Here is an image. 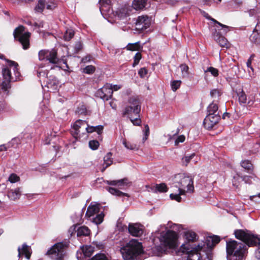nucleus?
Here are the masks:
<instances>
[{
  "mask_svg": "<svg viewBox=\"0 0 260 260\" xmlns=\"http://www.w3.org/2000/svg\"><path fill=\"white\" fill-rule=\"evenodd\" d=\"M220 241L219 237L217 236H210L206 238L205 245L200 246L198 245L196 247H192L189 243L182 244L177 251V254L182 253L188 254L186 260H205L207 258L211 259V249Z\"/></svg>",
  "mask_w": 260,
  "mask_h": 260,
  "instance_id": "nucleus-1",
  "label": "nucleus"
},
{
  "mask_svg": "<svg viewBox=\"0 0 260 260\" xmlns=\"http://www.w3.org/2000/svg\"><path fill=\"white\" fill-rule=\"evenodd\" d=\"M242 241L244 243L238 242L235 240H230L226 242L227 258L229 260H244L245 259L247 246L246 242L242 239L237 238Z\"/></svg>",
  "mask_w": 260,
  "mask_h": 260,
  "instance_id": "nucleus-2",
  "label": "nucleus"
},
{
  "mask_svg": "<svg viewBox=\"0 0 260 260\" xmlns=\"http://www.w3.org/2000/svg\"><path fill=\"white\" fill-rule=\"evenodd\" d=\"M8 67L3 69L4 80L2 82V88L7 90L9 83L19 79L20 74L18 71V64L17 62L8 60Z\"/></svg>",
  "mask_w": 260,
  "mask_h": 260,
  "instance_id": "nucleus-3",
  "label": "nucleus"
},
{
  "mask_svg": "<svg viewBox=\"0 0 260 260\" xmlns=\"http://www.w3.org/2000/svg\"><path fill=\"white\" fill-rule=\"evenodd\" d=\"M143 252L142 246L137 240L132 239L120 248L124 260H133Z\"/></svg>",
  "mask_w": 260,
  "mask_h": 260,
  "instance_id": "nucleus-4",
  "label": "nucleus"
},
{
  "mask_svg": "<svg viewBox=\"0 0 260 260\" xmlns=\"http://www.w3.org/2000/svg\"><path fill=\"white\" fill-rule=\"evenodd\" d=\"M159 240L164 249L162 251L167 252L168 249H176L178 246L177 234L176 232L168 230L166 233L160 234Z\"/></svg>",
  "mask_w": 260,
  "mask_h": 260,
  "instance_id": "nucleus-5",
  "label": "nucleus"
},
{
  "mask_svg": "<svg viewBox=\"0 0 260 260\" xmlns=\"http://www.w3.org/2000/svg\"><path fill=\"white\" fill-rule=\"evenodd\" d=\"M141 109L140 100L135 97H131L128 99V105L122 110V115L123 117L132 118L139 117Z\"/></svg>",
  "mask_w": 260,
  "mask_h": 260,
  "instance_id": "nucleus-6",
  "label": "nucleus"
},
{
  "mask_svg": "<svg viewBox=\"0 0 260 260\" xmlns=\"http://www.w3.org/2000/svg\"><path fill=\"white\" fill-rule=\"evenodd\" d=\"M177 178L178 180L175 183V186L178 188L180 194H185V188L187 189V191H193V179L191 176L184 174H179Z\"/></svg>",
  "mask_w": 260,
  "mask_h": 260,
  "instance_id": "nucleus-7",
  "label": "nucleus"
},
{
  "mask_svg": "<svg viewBox=\"0 0 260 260\" xmlns=\"http://www.w3.org/2000/svg\"><path fill=\"white\" fill-rule=\"evenodd\" d=\"M68 245L66 242L57 243L48 250L46 255L52 260H62Z\"/></svg>",
  "mask_w": 260,
  "mask_h": 260,
  "instance_id": "nucleus-8",
  "label": "nucleus"
},
{
  "mask_svg": "<svg viewBox=\"0 0 260 260\" xmlns=\"http://www.w3.org/2000/svg\"><path fill=\"white\" fill-rule=\"evenodd\" d=\"M13 36L14 39L21 44L24 49H27L29 47L30 33L25 31V27L23 25H19L14 29Z\"/></svg>",
  "mask_w": 260,
  "mask_h": 260,
  "instance_id": "nucleus-9",
  "label": "nucleus"
},
{
  "mask_svg": "<svg viewBox=\"0 0 260 260\" xmlns=\"http://www.w3.org/2000/svg\"><path fill=\"white\" fill-rule=\"evenodd\" d=\"M100 212V209L99 204L93 205L91 204L87 208L85 216L90 217L97 214L96 216L93 218V222L96 224H99L103 222L105 216L103 212H101L99 213Z\"/></svg>",
  "mask_w": 260,
  "mask_h": 260,
  "instance_id": "nucleus-10",
  "label": "nucleus"
},
{
  "mask_svg": "<svg viewBox=\"0 0 260 260\" xmlns=\"http://www.w3.org/2000/svg\"><path fill=\"white\" fill-rule=\"evenodd\" d=\"M87 125V123L85 120H77L73 125V130L72 131L73 137L77 139L85 135V126Z\"/></svg>",
  "mask_w": 260,
  "mask_h": 260,
  "instance_id": "nucleus-11",
  "label": "nucleus"
},
{
  "mask_svg": "<svg viewBox=\"0 0 260 260\" xmlns=\"http://www.w3.org/2000/svg\"><path fill=\"white\" fill-rule=\"evenodd\" d=\"M151 24V19L147 15L138 17L136 22V28L138 30L143 31L148 28Z\"/></svg>",
  "mask_w": 260,
  "mask_h": 260,
  "instance_id": "nucleus-12",
  "label": "nucleus"
},
{
  "mask_svg": "<svg viewBox=\"0 0 260 260\" xmlns=\"http://www.w3.org/2000/svg\"><path fill=\"white\" fill-rule=\"evenodd\" d=\"M96 94L104 101H108L112 96L113 91L112 84H106L100 89L98 90Z\"/></svg>",
  "mask_w": 260,
  "mask_h": 260,
  "instance_id": "nucleus-13",
  "label": "nucleus"
},
{
  "mask_svg": "<svg viewBox=\"0 0 260 260\" xmlns=\"http://www.w3.org/2000/svg\"><path fill=\"white\" fill-rule=\"evenodd\" d=\"M219 114H208L204 119L203 124L208 129H212L219 121Z\"/></svg>",
  "mask_w": 260,
  "mask_h": 260,
  "instance_id": "nucleus-14",
  "label": "nucleus"
},
{
  "mask_svg": "<svg viewBox=\"0 0 260 260\" xmlns=\"http://www.w3.org/2000/svg\"><path fill=\"white\" fill-rule=\"evenodd\" d=\"M38 76L39 77L41 76L46 77L47 78V80L46 81L47 88L53 91L57 90L59 82L56 78L50 76V78L48 79V74L41 71H38Z\"/></svg>",
  "mask_w": 260,
  "mask_h": 260,
  "instance_id": "nucleus-15",
  "label": "nucleus"
},
{
  "mask_svg": "<svg viewBox=\"0 0 260 260\" xmlns=\"http://www.w3.org/2000/svg\"><path fill=\"white\" fill-rule=\"evenodd\" d=\"M69 232L72 235L74 232H77V236L78 237L87 236L90 234L89 229L85 226H78V225H74L71 226Z\"/></svg>",
  "mask_w": 260,
  "mask_h": 260,
  "instance_id": "nucleus-16",
  "label": "nucleus"
},
{
  "mask_svg": "<svg viewBox=\"0 0 260 260\" xmlns=\"http://www.w3.org/2000/svg\"><path fill=\"white\" fill-rule=\"evenodd\" d=\"M128 229L133 236L140 237L143 234L142 226L138 223H129Z\"/></svg>",
  "mask_w": 260,
  "mask_h": 260,
  "instance_id": "nucleus-17",
  "label": "nucleus"
},
{
  "mask_svg": "<svg viewBox=\"0 0 260 260\" xmlns=\"http://www.w3.org/2000/svg\"><path fill=\"white\" fill-rule=\"evenodd\" d=\"M214 39L221 47L229 48L230 44L227 39L216 30L213 35Z\"/></svg>",
  "mask_w": 260,
  "mask_h": 260,
  "instance_id": "nucleus-18",
  "label": "nucleus"
},
{
  "mask_svg": "<svg viewBox=\"0 0 260 260\" xmlns=\"http://www.w3.org/2000/svg\"><path fill=\"white\" fill-rule=\"evenodd\" d=\"M131 11L132 8L131 7L124 6L121 7L116 11V14L119 18L123 19V18L129 16Z\"/></svg>",
  "mask_w": 260,
  "mask_h": 260,
  "instance_id": "nucleus-19",
  "label": "nucleus"
},
{
  "mask_svg": "<svg viewBox=\"0 0 260 260\" xmlns=\"http://www.w3.org/2000/svg\"><path fill=\"white\" fill-rule=\"evenodd\" d=\"M47 60L52 64H57L59 62V58L57 57V51L55 49L48 50L47 56Z\"/></svg>",
  "mask_w": 260,
  "mask_h": 260,
  "instance_id": "nucleus-20",
  "label": "nucleus"
},
{
  "mask_svg": "<svg viewBox=\"0 0 260 260\" xmlns=\"http://www.w3.org/2000/svg\"><path fill=\"white\" fill-rule=\"evenodd\" d=\"M21 194V188H16L11 189L8 193V198L13 201H15L20 198Z\"/></svg>",
  "mask_w": 260,
  "mask_h": 260,
  "instance_id": "nucleus-21",
  "label": "nucleus"
},
{
  "mask_svg": "<svg viewBox=\"0 0 260 260\" xmlns=\"http://www.w3.org/2000/svg\"><path fill=\"white\" fill-rule=\"evenodd\" d=\"M110 0H100V10L101 13L103 15L105 12H109L110 9Z\"/></svg>",
  "mask_w": 260,
  "mask_h": 260,
  "instance_id": "nucleus-22",
  "label": "nucleus"
},
{
  "mask_svg": "<svg viewBox=\"0 0 260 260\" xmlns=\"http://www.w3.org/2000/svg\"><path fill=\"white\" fill-rule=\"evenodd\" d=\"M30 247L27 246L26 244H23L22 246V248H18V256H20L21 254H24L25 257L29 259L30 257Z\"/></svg>",
  "mask_w": 260,
  "mask_h": 260,
  "instance_id": "nucleus-23",
  "label": "nucleus"
},
{
  "mask_svg": "<svg viewBox=\"0 0 260 260\" xmlns=\"http://www.w3.org/2000/svg\"><path fill=\"white\" fill-rule=\"evenodd\" d=\"M94 251V247L91 245L83 246L82 248V251L85 257H90Z\"/></svg>",
  "mask_w": 260,
  "mask_h": 260,
  "instance_id": "nucleus-24",
  "label": "nucleus"
},
{
  "mask_svg": "<svg viewBox=\"0 0 260 260\" xmlns=\"http://www.w3.org/2000/svg\"><path fill=\"white\" fill-rule=\"evenodd\" d=\"M217 104L213 101L207 108L208 114H219Z\"/></svg>",
  "mask_w": 260,
  "mask_h": 260,
  "instance_id": "nucleus-25",
  "label": "nucleus"
},
{
  "mask_svg": "<svg viewBox=\"0 0 260 260\" xmlns=\"http://www.w3.org/2000/svg\"><path fill=\"white\" fill-rule=\"evenodd\" d=\"M146 5V0H134L133 2V7L136 10L143 9Z\"/></svg>",
  "mask_w": 260,
  "mask_h": 260,
  "instance_id": "nucleus-26",
  "label": "nucleus"
},
{
  "mask_svg": "<svg viewBox=\"0 0 260 260\" xmlns=\"http://www.w3.org/2000/svg\"><path fill=\"white\" fill-rule=\"evenodd\" d=\"M46 6L45 0H39L35 7L34 11L36 13H41L43 12Z\"/></svg>",
  "mask_w": 260,
  "mask_h": 260,
  "instance_id": "nucleus-27",
  "label": "nucleus"
},
{
  "mask_svg": "<svg viewBox=\"0 0 260 260\" xmlns=\"http://www.w3.org/2000/svg\"><path fill=\"white\" fill-rule=\"evenodd\" d=\"M213 21L215 23H217L218 25H219L221 27V29H218V31L219 32L220 34L222 35H225L227 34L228 32L231 30L232 27L228 26L227 25L222 24V23L217 21L215 19H213Z\"/></svg>",
  "mask_w": 260,
  "mask_h": 260,
  "instance_id": "nucleus-28",
  "label": "nucleus"
},
{
  "mask_svg": "<svg viewBox=\"0 0 260 260\" xmlns=\"http://www.w3.org/2000/svg\"><path fill=\"white\" fill-rule=\"evenodd\" d=\"M238 95L239 96V101L241 104L247 103L249 105L252 104V100H249L247 101L246 95L243 91H241V92L238 93Z\"/></svg>",
  "mask_w": 260,
  "mask_h": 260,
  "instance_id": "nucleus-29",
  "label": "nucleus"
},
{
  "mask_svg": "<svg viewBox=\"0 0 260 260\" xmlns=\"http://www.w3.org/2000/svg\"><path fill=\"white\" fill-rule=\"evenodd\" d=\"M112 153L111 152L108 153L104 158V165H105V167H103V169L102 170V171L103 172L105 170L110 166L113 162L112 158H111Z\"/></svg>",
  "mask_w": 260,
  "mask_h": 260,
  "instance_id": "nucleus-30",
  "label": "nucleus"
},
{
  "mask_svg": "<svg viewBox=\"0 0 260 260\" xmlns=\"http://www.w3.org/2000/svg\"><path fill=\"white\" fill-rule=\"evenodd\" d=\"M222 93V91L220 89L215 88L211 90L210 94L211 98L214 99L215 101H218L219 97Z\"/></svg>",
  "mask_w": 260,
  "mask_h": 260,
  "instance_id": "nucleus-31",
  "label": "nucleus"
},
{
  "mask_svg": "<svg viewBox=\"0 0 260 260\" xmlns=\"http://www.w3.org/2000/svg\"><path fill=\"white\" fill-rule=\"evenodd\" d=\"M126 179H123L118 180L107 181V184L111 185H117L120 188L124 186L126 184Z\"/></svg>",
  "mask_w": 260,
  "mask_h": 260,
  "instance_id": "nucleus-32",
  "label": "nucleus"
},
{
  "mask_svg": "<svg viewBox=\"0 0 260 260\" xmlns=\"http://www.w3.org/2000/svg\"><path fill=\"white\" fill-rule=\"evenodd\" d=\"M107 189L112 194L115 195V196H119V197H123V196L128 197V195L127 193L122 192L115 188L109 187L107 188Z\"/></svg>",
  "mask_w": 260,
  "mask_h": 260,
  "instance_id": "nucleus-33",
  "label": "nucleus"
},
{
  "mask_svg": "<svg viewBox=\"0 0 260 260\" xmlns=\"http://www.w3.org/2000/svg\"><path fill=\"white\" fill-rule=\"evenodd\" d=\"M141 48L142 46H141L139 42L135 43H129L126 47L127 50L131 51H139Z\"/></svg>",
  "mask_w": 260,
  "mask_h": 260,
  "instance_id": "nucleus-34",
  "label": "nucleus"
},
{
  "mask_svg": "<svg viewBox=\"0 0 260 260\" xmlns=\"http://www.w3.org/2000/svg\"><path fill=\"white\" fill-rule=\"evenodd\" d=\"M184 235L188 241H193L196 240L197 234L192 231H188L185 232Z\"/></svg>",
  "mask_w": 260,
  "mask_h": 260,
  "instance_id": "nucleus-35",
  "label": "nucleus"
},
{
  "mask_svg": "<svg viewBox=\"0 0 260 260\" xmlns=\"http://www.w3.org/2000/svg\"><path fill=\"white\" fill-rule=\"evenodd\" d=\"M241 165L244 169L247 170V171H252L253 170L252 164L248 160H244L242 161L241 162Z\"/></svg>",
  "mask_w": 260,
  "mask_h": 260,
  "instance_id": "nucleus-36",
  "label": "nucleus"
},
{
  "mask_svg": "<svg viewBox=\"0 0 260 260\" xmlns=\"http://www.w3.org/2000/svg\"><path fill=\"white\" fill-rule=\"evenodd\" d=\"M155 189L160 192H166L168 191V187L165 183H162L159 184H156Z\"/></svg>",
  "mask_w": 260,
  "mask_h": 260,
  "instance_id": "nucleus-37",
  "label": "nucleus"
},
{
  "mask_svg": "<svg viewBox=\"0 0 260 260\" xmlns=\"http://www.w3.org/2000/svg\"><path fill=\"white\" fill-rule=\"evenodd\" d=\"M74 36V32L72 29H68L66 30L64 35L63 38L65 41H70Z\"/></svg>",
  "mask_w": 260,
  "mask_h": 260,
  "instance_id": "nucleus-38",
  "label": "nucleus"
},
{
  "mask_svg": "<svg viewBox=\"0 0 260 260\" xmlns=\"http://www.w3.org/2000/svg\"><path fill=\"white\" fill-rule=\"evenodd\" d=\"M182 72V76L183 78L188 76V67L186 64H181L180 66Z\"/></svg>",
  "mask_w": 260,
  "mask_h": 260,
  "instance_id": "nucleus-39",
  "label": "nucleus"
},
{
  "mask_svg": "<svg viewBox=\"0 0 260 260\" xmlns=\"http://www.w3.org/2000/svg\"><path fill=\"white\" fill-rule=\"evenodd\" d=\"M48 53V50H42L39 52V59L40 60H47V56Z\"/></svg>",
  "mask_w": 260,
  "mask_h": 260,
  "instance_id": "nucleus-40",
  "label": "nucleus"
},
{
  "mask_svg": "<svg viewBox=\"0 0 260 260\" xmlns=\"http://www.w3.org/2000/svg\"><path fill=\"white\" fill-rule=\"evenodd\" d=\"M195 156V153H192L189 155H186L183 157L182 159V163L187 166L188 164L190 162V161L193 158V157Z\"/></svg>",
  "mask_w": 260,
  "mask_h": 260,
  "instance_id": "nucleus-41",
  "label": "nucleus"
},
{
  "mask_svg": "<svg viewBox=\"0 0 260 260\" xmlns=\"http://www.w3.org/2000/svg\"><path fill=\"white\" fill-rule=\"evenodd\" d=\"M89 260H108L107 256L103 253H98Z\"/></svg>",
  "mask_w": 260,
  "mask_h": 260,
  "instance_id": "nucleus-42",
  "label": "nucleus"
},
{
  "mask_svg": "<svg viewBox=\"0 0 260 260\" xmlns=\"http://www.w3.org/2000/svg\"><path fill=\"white\" fill-rule=\"evenodd\" d=\"M181 83V81L180 80H174L171 82V85L172 89L175 91H176L180 86Z\"/></svg>",
  "mask_w": 260,
  "mask_h": 260,
  "instance_id": "nucleus-43",
  "label": "nucleus"
},
{
  "mask_svg": "<svg viewBox=\"0 0 260 260\" xmlns=\"http://www.w3.org/2000/svg\"><path fill=\"white\" fill-rule=\"evenodd\" d=\"M99 142L97 140H91L89 142V146L92 150H96L99 147Z\"/></svg>",
  "mask_w": 260,
  "mask_h": 260,
  "instance_id": "nucleus-44",
  "label": "nucleus"
},
{
  "mask_svg": "<svg viewBox=\"0 0 260 260\" xmlns=\"http://www.w3.org/2000/svg\"><path fill=\"white\" fill-rule=\"evenodd\" d=\"M95 67L93 66H87L83 69V72L85 74H91L95 71Z\"/></svg>",
  "mask_w": 260,
  "mask_h": 260,
  "instance_id": "nucleus-45",
  "label": "nucleus"
},
{
  "mask_svg": "<svg viewBox=\"0 0 260 260\" xmlns=\"http://www.w3.org/2000/svg\"><path fill=\"white\" fill-rule=\"evenodd\" d=\"M240 181L241 178L239 175L237 174V175L234 176L233 179L232 180L233 186L237 188L239 185Z\"/></svg>",
  "mask_w": 260,
  "mask_h": 260,
  "instance_id": "nucleus-46",
  "label": "nucleus"
},
{
  "mask_svg": "<svg viewBox=\"0 0 260 260\" xmlns=\"http://www.w3.org/2000/svg\"><path fill=\"white\" fill-rule=\"evenodd\" d=\"M122 144L125 146V147L129 150H134L137 147L136 144H132L129 142H127L125 140H123Z\"/></svg>",
  "mask_w": 260,
  "mask_h": 260,
  "instance_id": "nucleus-47",
  "label": "nucleus"
},
{
  "mask_svg": "<svg viewBox=\"0 0 260 260\" xmlns=\"http://www.w3.org/2000/svg\"><path fill=\"white\" fill-rule=\"evenodd\" d=\"M19 179V177L16 174H11L8 178V181L11 183H13L18 181Z\"/></svg>",
  "mask_w": 260,
  "mask_h": 260,
  "instance_id": "nucleus-48",
  "label": "nucleus"
},
{
  "mask_svg": "<svg viewBox=\"0 0 260 260\" xmlns=\"http://www.w3.org/2000/svg\"><path fill=\"white\" fill-rule=\"evenodd\" d=\"M184 194H180V190H179V193H171L170 195V197L172 200H176L178 202H181V198L180 197L181 195H183Z\"/></svg>",
  "mask_w": 260,
  "mask_h": 260,
  "instance_id": "nucleus-49",
  "label": "nucleus"
},
{
  "mask_svg": "<svg viewBox=\"0 0 260 260\" xmlns=\"http://www.w3.org/2000/svg\"><path fill=\"white\" fill-rule=\"evenodd\" d=\"M46 8L48 10H53L56 7V4L52 0L46 2Z\"/></svg>",
  "mask_w": 260,
  "mask_h": 260,
  "instance_id": "nucleus-50",
  "label": "nucleus"
},
{
  "mask_svg": "<svg viewBox=\"0 0 260 260\" xmlns=\"http://www.w3.org/2000/svg\"><path fill=\"white\" fill-rule=\"evenodd\" d=\"M129 119H130V120L131 121V122L133 123V124L134 125L139 126L141 123V120L140 118V116L139 117H134L133 118H129Z\"/></svg>",
  "mask_w": 260,
  "mask_h": 260,
  "instance_id": "nucleus-51",
  "label": "nucleus"
},
{
  "mask_svg": "<svg viewBox=\"0 0 260 260\" xmlns=\"http://www.w3.org/2000/svg\"><path fill=\"white\" fill-rule=\"evenodd\" d=\"M210 72L211 74L214 76V77H217L218 75V71L217 69L213 68V67H209L208 68L205 72Z\"/></svg>",
  "mask_w": 260,
  "mask_h": 260,
  "instance_id": "nucleus-52",
  "label": "nucleus"
},
{
  "mask_svg": "<svg viewBox=\"0 0 260 260\" xmlns=\"http://www.w3.org/2000/svg\"><path fill=\"white\" fill-rule=\"evenodd\" d=\"M76 112L79 114H85L86 112V107L83 105L80 106L77 108Z\"/></svg>",
  "mask_w": 260,
  "mask_h": 260,
  "instance_id": "nucleus-53",
  "label": "nucleus"
},
{
  "mask_svg": "<svg viewBox=\"0 0 260 260\" xmlns=\"http://www.w3.org/2000/svg\"><path fill=\"white\" fill-rule=\"evenodd\" d=\"M141 58V54L139 52H137L134 57V63H133V66L135 67V66L137 65L138 63L139 62Z\"/></svg>",
  "mask_w": 260,
  "mask_h": 260,
  "instance_id": "nucleus-54",
  "label": "nucleus"
},
{
  "mask_svg": "<svg viewBox=\"0 0 260 260\" xmlns=\"http://www.w3.org/2000/svg\"><path fill=\"white\" fill-rule=\"evenodd\" d=\"M83 47L82 44L81 42L78 41L76 42V43L75 45L74 49H75V52L78 53L79 51H80Z\"/></svg>",
  "mask_w": 260,
  "mask_h": 260,
  "instance_id": "nucleus-55",
  "label": "nucleus"
},
{
  "mask_svg": "<svg viewBox=\"0 0 260 260\" xmlns=\"http://www.w3.org/2000/svg\"><path fill=\"white\" fill-rule=\"evenodd\" d=\"M144 137L143 138V141H145L149 135V128L147 124L145 125V130L144 132Z\"/></svg>",
  "mask_w": 260,
  "mask_h": 260,
  "instance_id": "nucleus-56",
  "label": "nucleus"
},
{
  "mask_svg": "<svg viewBox=\"0 0 260 260\" xmlns=\"http://www.w3.org/2000/svg\"><path fill=\"white\" fill-rule=\"evenodd\" d=\"M252 153L260 152V142L254 145L253 149L251 150Z\"/></svg>",
  "mask_w": 260,
  "mask_h": 260,
  "instance_id": "nucleus-57",
  "label": "nucleus"
},
{
  "mask_svg": "<svg viewBox=\"0 0 260 260\" xmlns=\"http://www.w3.org/2000/svg\"><path fill=\"white\" fill-rule=\"evenodd\" d=\"M185 138L184 135L179 136L175 141V145H177L179 143H182L185 141Z\"/></svg>",
  "mask_w": 260,
  "mask_h": 260,
  "instance_id": "nucleus-58",
  "label": "nucleus"
},
{
  "mask_svg": "<svg viewBox=\"0 0 260 260\" xmlns=\"http://www.w3.org/2000/svg\"><path fill=\"white\" fill-rule=\"evenodd\" d=\"M138 74L141 78H144L147 74V70L144 68H141L139 70Z\"/></svg>",
  "mask_w": 260,
  "mask_h": 260,
  "instance_id": "nucleus-59",
  "label": "nucleus"
},
{
  "mask_svg": "<svg viewBox=\"0 0 260 260\" xmlns=\"http://www.w3.org/2000/svg\"><path fill=\"white\" fill-rule=\"evenodd\" d=\"M253 177L249 176H244L242 178V180L245 182V183L251 184L252 183L251 179Z\"/></svg>",
  "mask_w": 260,
  "mask_h": 260,
  "instance_id": "nucleus-60",
  "label": "nucleus"
},
{
  "mask_svg": "<svg viewBox=\"0 0 260 260\" xmlns=\"http://www.w3.org/2000/svg\"><path fill=\"white\" fill-rule=\"evenodd\" d=\"M95 131L94 126H89L88 124L85 126V135L86 133H91Z\"/></svg>",
  "mask_w": 260,
  "mask_h": 260,
  "instance_id": "nucleus-61",
  "label": "nucleus"
},
{
  "mask_svg": "<svg viewBox=\"0 0 260 260\" xmlns=\"http://www.w3.org/2000/svg\"><path fill=\"white\" fill-rule=\"evenodd\" d=\"M254 56H255L254 54L251 55V56H250L249 58L248 59V60L246 62L247 67L248 68H250L252 70H253V68L251 67V63H252V60L253 59V58L254 57Z\"/></svg>",
  "mask_w": 260,
  "mask_h": 260,
  "instance_id": "nucleus-62",
  "label": "nucleus"
},
{
  "mask_svg": "<svg viewBox=\"0 0 260 260\" xmlns=\"http://www.w3.org/2000/svg\"><path fill=\"white\" fill-rule=\"evenodd\" d=\"M95 131L94 132H97L98 134H100L103 129V126L102 125H97L94 126Z\"/></svg>",
  "mask_w": 260,
  "mask_h": 260,
  "instance_id": "nucleus-63",
  "label": "nucleus"
},
{
  "mask_svg": "<svg viewBox=\"0 0 260 260\" xmlns=\"http://www.w3.org/2000/svg\"><path fill=\"white\" fill-rule=\"evenodd\" d=\"M91 59V56L90 55H87L83 57L82 59L83 62H87L90 61Z\"/></svg>",
  "mask_w": 260,
  "mask_h": 260,
  "instance_id": "nucleus-64",
  "label": "nucleus"
}]
</instances>
